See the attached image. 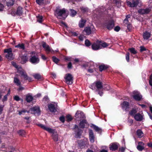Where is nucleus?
I'll use <instances>...</instances> for the list:
<instances>
[{"label": "nucleus", "instance_id": "obj_1", "mask_svg": "<svg viewBox=\"0 0 152 152\" xmlns=\"http://www.w3.org/2000/svg\"><path fill=\"white\" fill-rule=\"evenodd\" d=\"M41 128L49 132L52 133V137L53 140L55 142H57L58 140V135L57 132L55 131L54 129H52L42 124L38 125Z\"/></svg>", "mask_w": 152, "mask_h": 152}, {"label": "nucleus", "instance_id": "obj_2", "mask_svg": "<svg viewBox=\"0 0 152 152\" xmlns=\"http://www.w3.org/2000/svg\"><path fill=\"white\" fill-rule=\"evenodd\" d=\"M66 12V10L64 8H63L62 9H59L58 8L56 10L55 14V15L56 16L57 18L64 19L65 18L63 17L62 16L65 15Z\"/></svg>", "mask_w": 152, "mask_h": 152}, {"label": "nucleus", "instance_id": "obj_3", "mask_svg": "<svg viewBox=\"0 0 152 152\" xmlns=\"http://www.w3.org/2000/svg\"><path fill=\"white\" fill-rule=\"evenodd\" d=\"M4 53H7L6 55V57L8 59L12 60L14 58V56L12 53L11 48L5 49L4 50Z\"/></svg>", "mask_w": 152, "mask_h": 152}, {"label": "nucleus", "instance_id": "obj_4", "mask_svg": "<svg viewBox=\"0 0 152 152\" xmlns=\"http://www.w3.org/2000/svg\"><path fill=\"white\" fill-rule=\"evenodd\" d=\"M103 25L108 29L111 30L114 26V23L113 20L107 21L103 23Z\"/></svg>", "mask_w": 152, "mask_h": 152}, {"label": "nucleus", "instance_id": "obj_5", "mask_svg": "<svg viewBox=\"0 0 152 152\" xmlns=\"http://www.w3.org/2000/svg\"><path fill=\"white\" fill-rule=\"evenodd\" d=\"M29 61L32 64H36L39 62V59L38 56L32 55L30 56Z\"/></svg>", "mask_w": 152, "mask_h": 152}, {"label": "nucleus", "instance_id": "obj_6", "mask_svg": "<svg viewBox=\"0 0 152 152\" xmlns=\"http://www.w3.org/2000/svg\"><path fill=\"white\" fill-rule=\"evenodd\" d=\"M17 72L20 74L21 76L23 77L25 80H28L29 81H31V78L28 76L26 72H25L23 70H18Z\"/></svg>", "mask_w": 152, "mask_h": 152}, {"label": "nucleus", "instance_id": "obj_7", "mask_svg": "<svg viewBox=\"0 0 152 152\" xmlns=\"http://www.w3.org/2000/svg\"><path fill=\"white\" fill-rule=\"evenodd\" d=\"M73 77L71 74H66L64 77L66 83L68 85H71L73 83Z\"/></svg>", "mask_w": 152, "mask_h": 152}, {"label": "nucleus", "instance_id": "obj_8", "mask_svg": "<svg viewBox=\"0 0 152 152\" xmlns=\"http://www.w3.org/2000/svg\"><path fill=\"white\" fill-rule=\"evenodd\" d=\"M42 46L47 53L48 54L50 52H51L52 53H54V51L50 48L49 45H47L45 42H42Z\"/></svg>", "mask_w": 152, "mask_h": 152}, {"label": "nucleus", "instance_id": "obj_9", "mask_svg": "<svg viewBox=\"0 0 152 152\" xmlns=\"http://www.w3.org/2000/svg\"><path fill=\"white\" fill-rule=\"evenodd\" d=\"M95 28L92 27L91 26V27H85L83 31L84 32L86 33V34L89 35L95 31Z\"/></svg>", "mask_w": 152, "mask_h": 152}, {"label": "nucleus", "instance_id": "obj_10", "mask_svg": "<svg viewBox=\"0 0 152 152\" xmlns=\"http://www.w3.org/2000/svg\"><path fill=\"white\" fill-rule=\"evenodd\" d=\"M29 110L31 113L37 115H39L40 113L39 107L38 106H36L31 108Z\"/></svg>", "mask_w": 152, "mask_h": 152}, {"label": "nucleus", "instance_id": "obj_11", "mask_svg": "<svg viewBox=\"0 0 152 152\" xmlns=\"http://www.w3.org/2000/svg\"><path fill=\"white\" fill-rule=\"evenodd\" d=\"M139 3V0H132V3L129 1H126L127 5L131 7H137Z\"/></svg>", "mask_w": 152, "mask_h": 152}, {"label": "nucleus", "instance_id": "obj_12", "mask_svg": "<svg viewBox=\"0 0 152 152\" xmlns=\"http://www.w3.org/2000/svg\"><path fill=\"white\" fill-rule=\"evenodd\" d=\"M133 94L134 95H133V97L135 100L139 101L142 99V96L139 92L134 91Z\"/></svg>", "mask_w": 152, "mask_h": 152}, {"label": "nucleus", "instance_id": "obj_13", "mask_svg": "<svg viewBox=\"0 0 152 152\" xmlns=\"http://www.w3.org/2000/svg\"><path fill=\"white\" fill-rule=\"evenodd\" d=\"M119 146V144L117 143H112L110 144L109 148L110 150L112 151H115L118 149Z\"/></svg>", "mask_w": 152, "mask_h": 152}, {"label": "nucleus", "instance_id": "obj_14", "mask_svg": "<svg viewBox=\"0 0 152 152\" xmlns=\"http://www.w3.org/2000/svg\"><path fill=\"white\" fill-rule=\"evenodd\" d=\"M99 41L97 40L92 45V48L94 50H97L101 49V45H100Z\"/></svg>", "mask_w": 152, "mask_h": 152}, {"label": "nucleus", "instance_id": "obj_15", "mask_svg": "<svg viewBox=\"0 0 152 152\" xmlns=\"http://www.w3.org/2000/svg\"><path fill=\"white\" fill-rule=\"evenodd\" d=\"M150 11V9L146 8L145 9H139L138 10V12L140 14L143 15L149 13Z\"/></svg>", "mask_w": 152, "mask_h": 152}, {"label": "nucleus", "instance_id": "obj_16", "mask_svg": "<svg viewBox=\"0 0 152 152\" xmlns=\"http://www.w3.org/2000/svg\"><path fill=\"white\" fill-rule=\"evenodd\" d=\"M143 115L139 113H138L134 115V118L137 121H141L143 119Z\"/></svg>", "mask_w": 152, "mask_h": 152}, {"label": "nucleus", "instance_id": "obj_17", "mask_svg": "<svg viewBox=\"0 0 152 152\" xmlns=\"http://www.w3.org/2000/svg\"><path fill=\"white\" fill-rule=\"evenodd\" d=\"M75 117L77 118H83L84 117V114L83 112L78 110L75 113Z\"/></svg>", "mask_w": 152, "mask_h": 152}, {"label": "nucleus", "instance_id": "obj_18", "mask_svg": "<svg viewBox=\"0 0 152 152\" xmlns=\"http://www.w3.org/2000/svg\"><path fill=\"white\" fill-rule=\"evenodd\" d=\"M79 147L81 148H84L86 144H87V142L85 140H81L78 141Z\"/></svg>", "mask_w": 152, "mask_h": 152}, {"label": "nucleus", "instance_id": "obj_19", "mask_svg": "<svg viewBox=\"0 0 152 152\" xmlns=\"http://www.w3.org/2000/svg\"><path fill=\"white\" fill-rule=\"evenodd\" d=\"M89 140L90 142L93 143L94 142L95 137L94 135L93 132L92 130H89Z\"/></svg>", "mask_w": 152, "mask_h": 152}, {"label": "nucleus", "instance_id": "obj_20", "mask_svg": "<svg viewBox=\"0 0 152 152\" xmlns=\"http://www.w3.org/2000/svg\"><path fill=\"white\" fill-rule=\"evenodd\" d=\"M95 86L96 88H97L96 90H100L102 89L103 87V85L102 82L100 81H96L95 82Z\"/></svg>", "mask_w": 152, "mask_h": 152}, {"label": "nucleus", "instance_id": "obj_21", "mask_svg": "<svg viewBox=\"0 0 152 152\" xmlns=\"http://www.w3.org/2000/svg\"><path fill=\"white\" fill-rule=\"evenodd\" d=\"M48 107L50 111L52 112H55L56 111L55 105L53 104H49L48 105Z\"/></svg>", "mask_w": 152, "mask_h": 152}, {"label": "nucleus", "instance_id": "obj_22", "mask_svg": "<svg viewBox=\"0 0 152 152\" xmlns=\"http://www.w3.org/2000/svg\"><path fill=\"white\" fill-rule=\"evenodd\" d=\"M129 103L126 101H124L122 104V108L125 110L129 108Z\"/></svg>", "mask_w": 152, "mask_h": 152}, {"label": "nucleus", "instance_id": "obj_23", "mask_svg": "<svg viewBox=\"0 0 152 152\" xmlns=\"http://www.w3.org/2000/svg\"><path fill=\"white\" fill-rule=\"evenodd\" d=\"M86 21V20L81 19L79 23V27L80 28H83L84 26Z\"/></svg>", "mask_w": 152, "mask_h": 152}, {"label": "nucleus", "instance_id": "obj_24", "mask_svg": "<svg viewBox=\"0 0 152 152\" xmlns=\"http://www.w3.org/2000/svg\"><path fill=\"white\" fill-rule=\"evenodd\" d=\"M87 121L86 120H83L80 121L79 123V126L81 128H84L85 126V124H86Z\"/></svg>", "mask_w": 152, "mask_h": 152}, {"label": "nucleus", "instance_id": "obj_25", "mask_svg": "<svg viewBox=\"0 0 152 152\" xmlns=\"http://www.w3.org/2000/svg\"><path fill=\"white\" fill-rule=\"evenodd\" d=\"M151 36L150 34L147 31L144 32L143 34V37L144 39H148Z\"/></svg>", "mask_w": 152, "mask_h": 152}, {"label": "nucleus", "instance_id": "obj_26", "mask_svg": "<svg viewBox=\"0 0 152 152\" xmlns=\"http://www.w3.org/2000/svg\"><path fill=\"white\" fill-rule=\"evenodd\" d=\"M14 82L17 86H20L21 84L20 80L17 77H14Z\"/></svg>", "mask_w": 152, "mask_h": 152}, {"label": "nucleus", "instance_id": "obj_27", "mask_svg": "<svg viewBox=\"0 0 152 152\" xmlns=\"http://www.w3.org/2000/svg\"><path fill=\"white\" fill-rule=\"evenodd\" d=\"M137 134L139 138H141L143 136V133L142 132L140 129H138L137 131Z\"/></svg>", "mask_w": 152, "mask_h": 152}, {"label": "nucleus", "instance_id": "obj_28", "mask_svg": "<svg viewBox=\"0 0 152 152\" xmlns=\"http://www.w3.org/2000/svg\"><path fill=\"white\" fill-rule=\"evenodd\" d=\"M21 63L22 64H24L27 61L28 58L26 56H23L21 57Z\"/></svg>", "mask_w": 152, "mask_h": 152}, {"label": "nucleus", "instance_id": "obj_29", "mask_svg": "<svg viewBox=\"0 0 152 152\" xmlns=\"http://www.w3.org/2000/svg\"><path fill=\"white\" fill-rule=\"evenodd\" d=\"M99 41L100 45H101V49L102 48H106L108 46V44L105 42H102L101 41Z\"/></svg>", "mask_w": 152, "mask_h": 152}, {"label": "nucleus", "instance_id": "obj_30", "mask_svg": "<svg viewBox=\"0 0 152 152\" xmlns=\"http://www.w3.org/2000/svg\"><path fill=\"white\" fill-rule=\"evenodd\" d=\"M92 128L96 132H102V129L96 126L93 125L92 126Z\"/></svg>", "mask_w": 152, "mask_h": 152}, {"label": "nucleus", "instance_id": "obj_31", "mask_svg": "<svg viewBox=\"0 0 152 152\" xmlns=\"http://www.w3.org/2000/svg\"><path fill=\"white\" fill-rule=\"evenodd\" d=\"M15 48H18L20 49L24 50L25 49V47L24 44L23 43H19L17 45L15 46Z\"/></svg>", "mask_w": 152, "mask_h": 152}, {"label": "nucleus", "instance_id": "obj_32", "mask_svg": "<svg viewBox=\"0 0 152 152\" xmlns=\"http://www.w3.org/2000/svg\"><path fill=\"white\" fill-rule=\"evenodd\" d=\"M35 79L38 80H42V77L39 74H35L33 75Z\"/></svg>", "mask_w": 152, "mask_h": 152}, {"label": "nucleus", "instance_id": "obj_33", "mask_svg": "<svg viewBox=\"0 0 152 152\" xmlns=\"http://www.w3.org/2000/svg\"><path fill=\"white\" fill-rule=\"evenodd\" d=\"M8 6H11L14 4V0H5Z\"/></svg>", "mask_w": 152, "mask_h": 152}, {"label": "nucleus", "instance_id": "obj_34", "mask_svg": "<svg viewBox=\"0 0 152 152\" xmlns=\"http://www.w3.org/2000/svg\"><path fill=\"white\" fill-rule=\"evenodd\" d=\"M81 130L78 128V130L77 131L75 134V137L77 138L80 137L81 135Z\"/></svg>", "mask_w": 152, "mask_h": 152}, {"label": "nucleus", "instance_id": "obj_35", "mask_svg": "<svg viewBox=\"0 0 152 152\" xmlns=\"http://www.w3.org/2000/svg\"><path fill=\"white\" fill-rule=\"evenodd\" d=\"M99 71L102 72V71L106 69H107L108 67L106 65H102L99 66Z\"/></svg>", "mask_w": 152, "mask_h": 152}, {"label": "nucleus", "instance_id": "obj_36", "mask_svg": "<svg viewBox=\"0 0 152 152\" xmlns=\"http://www.w3.org/2000/svg\"><path fill=\"white\" fill-rule=\"evenodd\" d=\"M26 99L27 102H30L32 101L33 97L31 95H27Z\"/></svg>", "mask_w": 152, "mask_h": 152}, {"label": "nucleus", "instance_id": "obj_37", "mask_svg": "<svg viewBox=\"0 0 152 152\" xmlns=\"http://www.w3.org/2000/svg\"><path fill=\"white\" fill-rule=\"evenodd\" d=\"M16 14L19 15H21L22 13V9L20 7H18L17 9Z\"/></svg>", "mask_w": 152, "mask_h": 152}, {"label": "nucleus", "instance_id": "obj_38", "mask_svg": "<svg viewBox=\"0 0 152 152\" xmlns=\"http://www.w3.org/2000/svg\"><path fill=\"white\" fill-rule=\"evenodd\" d=\"M30 113V110H29L28 111H27L25 110H22L21 111H18V114L20 115H21L22 114H23L26 113Z\"/></svg>", "mask_w": 152, "mask_h": 152}, {"label": "nucleus", "instance_id": "obj_39", "mask_svg": "<svg viewBox=\"0 0 152 152\" xmlns=\"http://www.w3.org/2000/svg\"><path fill=\"white\" fill-rule=\"evenodd\" d=\"M70 11L71 12L70 15L72 17L75 16L77 14L76 11L72 9H70Z\"/></svg>", "mask_w": 152, "mask_h": 152}, {"label": "nucleus", "instance_id": "obj_40", "mask_svg": "<svg viewBox=\"0 0 152 152\" xmlns=\"http://www.w3.org/2000/svg\"><path fill=\"white\" fill-rule=\"evenodd\" d=\"M73 118L71 115H66V121L68 122L71 121L72 120Z\"/></svg>", "mask_w": 152, "mask_h": 152}, {"label": "nucleus", "instance_id": "obj_41", "mask_svg": "<svg viewBox=\"0 0 152 152\" xmlns=\"http://www.w3.org/2000/svg\"><path fill=\"white\" fill-rule=\"evenodd\" d=\"M137 112V111L136 109H133L129 112V114L131 115L134 116Z\"/></svg>", "mask_w": 152, "mask_h": 152}, {"label": "nucleus", "instance_id": "obj_42", "mask_svg": "<svg viewBox=\"0 0 152 152\" xmlns=\"http://www.w3.org/2000/svg\"><path fill=\"white\" fill-rule=\"evenodd\" d=\"M18 134L21 136H23L26 134L25 132L23 130H20L18 132Z\"/></svg>", "mask_w": 152, "mask_h": 152}, {"label": "nucleus", "instance_id": "obj_43", "mask_svg": "<svg viewBox=\"0 0 152 152\" xmlns=\"http://www.w3.org/2000/svg\"><path fill=\"white\" fill-rule=\"evenodd\" d=\"M129 50L130 51V52L131 53H132L134 54H135L137 53L136 51L135 50V49L134 48H129Z\"/></svg>", "mask_w": 152, "mask_h": 152}, {"label": "nucleus", "instance_id": "obj_44", "mask_svg": "<svg viewBox=\"0 0 152 152\" xmlns=\"http://www.w3.org/2000/svg\"><path fill=\"white\" fill-rule=\"evenodd\" d=\"M85 43L86 46L87 47L90 46L91 45V43L90 41L87 39L85 40Z\"/></svg>", "mask_w": 152, "mask_h": 152}, {"label": "nucleus", "instance_id": "obj_45", "mask_svg": "<svg viewBox=\"0 0 152 152\" xmlns=\"http://www.w3.org/2000/svg\"><path fill=\"white\" fill-rule=\"evenodd\" d=\"M52 59L53 62L56 64L58 63L59 61V59L56 58L55 56H53L52 57Z\"/></svg>", "mask_w": 152, "mask_h": 152}, {"label": "nucleus", "instance_id": "obj_46", "mask_svg": "<svg viewBox=\"0 0 152 152\" xmlns=\"http://www.w3.org/2000/svg\"><path fill=\"white\" fill-rule=\"evenodd\" d=\"M116 5H117L118 7H119L121 6V1L120 0H115Z\"/></svg>", "mask_w": 152, "mask_h": 152}, {"label": "nucleus", "instance_id": "obj_47", "mask_svg": "<svg viewBox=\"0 0 152 152\" xmlns=\"http://www.w3.org/2000/svg\"><path fill=\"white\" fill-rule=\"evenodd\" d=\"M137 149L140 151H141L144 149V147L142 146L138 145L137 146Z\"/></svg>", "mask_w": 152, "mask_h": 152}, {"label": "nucleus", "instance_id": "obj_48", "mask_svg": "<svg viewBox=\"0 0 152 152\" xmlns=\"http://www.w3.org/2000/svg\"><path fill=\"white\" fill-rule=\"evenodd\" d=\"M42 16H39L37 17V20L39 23L42 22Z\"/></svg>", "mask_w": 152, "mask_h": 152}, {"label": "nucleus", "instance_id": "obj_49", "mask_svg": "<svg viewBox=\"0 0 152 152\" xmlns=\"http://www.w3.org/2000/svg\"><path fill=\"white\" fill-rule=\"evenodd\" d=\"M126 58L127 62H129V53L128 52L126 53Z\"/></svg>", "mask_w": 152, "mask_h": 152}, {"label": "nucleus", "instance_id": "obj_50", "mask_svg": "<svg viewBox=\"0 0 152 152\" xmlns=\"http://www.w3.org/2000/svg\"><path fill=\"white\" fill-rule=\"evenodd\" d=\"M44 0H36V3L39 5H41L44 2Z\"/></svg>", "mask_w": 152, "mask_h": 152}, {"label": "nucleus", "instance_id": "obj_51", "mask_svg": "<svg viewBox=\"0 0 152 152\" xmlns=\"http://www.w3.org/2000/svg\"><path fill=\"white\" fill-rule=\"evenodd\" d=\"M90 88L92 90H94L96 89V87L95 86V82L90 86Z\"/></svg>", "mask_w": 152, "mask_h": 152}, {"label": "nucleus", "instance_id": "obj_52", "mask_svg": "<svg viewBox=\"0 0 152 152\" xmlns=\"http://www.w3.org/2000/svg\"><path fill=\"white\" fill-rule=\"evenodd\" d=\"M96 91L98 92V94H99L101 96H102L103 94V92L102 90L101 91L100 90H96Z\"/></svg>", "mask_w": 152, "mask_h": 152}, {"label": "nucleus", "instance_id": "obj_53", "mask_svg": "<svg viewBox=\"0 0 152 152\" xmlns=\"http://www.w3.org/2000/svg\"><path fill=\"white\" fill-rule=\"evenodd\" d=\"M60 120L62 122L64 123L65 121V118L64 116H61L59 118Z\"/></svg>", "mask_w": 152, "mask_h": 152}, {"label": "nucleus", "instance_id": "obj_54", "mask_svg": "<svg viewBox=\"0 0 152 152\" xmlns=\"http://www.w3.org/2000/svg\"><path fill=\"white\" fill-rule=\"evenodd\" d=\"M14 99L17 101H19L20 99V97L18 96H15L14 97Z\"/></svg>", "mask_w": 152, "mask_h": 152}, {"label": "nucleus", "instance_id": "obj_55", "mask_svg": "<svg viewBox=\"0 0 152 152\" xmlns=\"http://www.w3.org/2000/svg\"><path fill=\"white\" fill-rule=\"evenodd\" d=\"M127 28L129 30V31H130L132 28V25L130 24V23H129V24H127Z\"/></svg>", "mask_w": 152, "mask_h": 152}, {"label": "nucleus", "instance_id": "obj_56", "mask_svg": "<svg viewBox=\"0 0 152 152\" xmlns=\"http://www.w3.org/2000/svg\"><path fill=\"white\" fill-rule=\"evenodd\" d=\"M88 9L87 8L82 7L81 8V10L83 12H86L88 11Z\"/></svg>", "mask_w": 152, "mask_h": 152}, {"label": "nucleus", "instance_id": "obj_57", "mask_svg": "<svg viewBox=\"0 0 152 152\" xmlns=\"http://www.w3.org/2000/svg\"><path fill=\"white\" fill-rule=\"evenodd\" d=\"M140 48V51L141 52H142L144 51H145L146 50V49L144 46H141Z\"/></svg>", "mask_w": 152, "mask_h": 152}, {"label": "nucleus", "instance_id": "obj_58", "mask_svg": "<svg viewBox=\"0 0 152 152\" xmlns=\"http://www.w3.org/2000/svg\"><path fill=\"white\" fill-rule=\"evenodd\" d=\"M124 23L126 25L129 24L128 19L127 18H125L124 20Z\"/></svg>", "mask_w": 152, "mask_h": 152}, {"label": "nucleus", "instance_id": "obj_59", "mask_svg": "<svg viewBox=\"0 0 152 152\" xmlns=\"http://www.w3.org/2000/svg\"><path fill=\"white\" fill-rule=\"evenodd\" d=\"M120 27L118 26L115 27L114 28V30L116 31H118L120 30Z\"/></svg>", "mask_w": 152, "mask_h": 152}, {"label": "nucleus", "instance_id": "obj_60", "mask_svg": "<svg viewBox=\"0 0 152 152\" xmlns=\"http://www.w3.org/2000/svg\"><path fill=\"white\" fill-rule=\"evenodd\" d=\"M7 94L6 95H5L4 96V98L2 99V101L3 102L6 101L7 100Z\"/></svg>", "mask_w": 152, "mask_h": 152}, {"label": "nucleus", "instance_id": "obj_61", "mask_svg": "<svg viewBox=\"0 0 152 152\" xmlns=\"http://www.w3.org/2000/svg\"><path fill=\"white\" fill-rule=\"evenodd\" d=\"M4 8V6L1 4H0V11H2Z\"/></svg>", "mask_w": 152, "mask_h": 152}, {"label": "nucleus", "instance_id": "obj_62", "mask_svg": "<svg viewBox=\"0 0 152 152\" xmlns=\"http://www.w3.org/2000/svg\"><path fill=\"white\" fill-rule=\"evenodd\" d=\"M3 107L4 106H0V115H1L3 110Z\"/></svg>", "mask_w": 152, "mask_h": 152}, {"label": "nucleus", "instance_id": "obj_63", "mask_svg": "<svg viewBox=\"0 0 152 152\" xmlns=\"http://www.w3.org/2000/svg\"><path fill=\"white\" fill-rule=\"evenodd\" d=\"M72 64L71 62H69L68 64V68L69 69H71L72 68Z\"/></svg>", "mask_w": 152, "mask_h": 152}, {"label": "nucleus", "instance_id": "obj_64", "mask_svg": "<svg viewBox=\"0 0 152 152\" xmlns=\"http://www.w3.org/2000/svg\"><path fill=\"white\" fill-rule=\"evenodd\" d=\"M19 88L18 89V91H21L24 89V88L21 87L20 86H19Z\"/></svg>", "mask_w": 152, "mask_h": 152}]
</instances>
